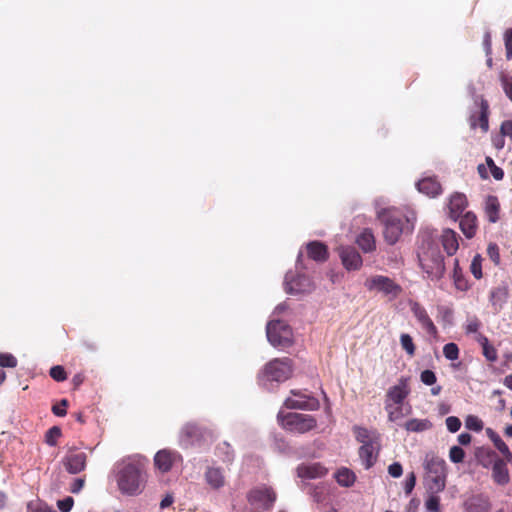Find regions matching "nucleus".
<instances>
[{
    "label": "nucleus",
    "mask_w": 512,
    "mask_h": 512,
    "mask_svg": "<svg viewBox=\"0 0 512 512\" xmlns=\"http://www.w3.org/2000/svg\"><path fill=\"white\" fill-rule=\"evenodd\" d=\"M115 481L121 494L138 496L146 487L147 473L139 463L124 460L115 466Z\"/></svg>",
    "instance_id": "1"
},
{
    "label": "nucleus",
    "mask_w": 512,
    "mask_h": 512,
    "mask_svg": "<svg viewBox=\"0 0 512 512\" xmlns=\"http://www.w3.org/2000/svg\"><path fill=\"white\" fill-rule=\"evenodd\" d=\"M418 262L427 278L432 281L440 280L445 273L444 257L438 244L429 236H423L417 252Z\"/></svg>",
    "instance_id": "2"
},
{
    "label": "nucleus",
    "mask_w": 512,
    "mask_h": 512,
    "mask_svg": "<svg viewBox=\"0 0 512 512\" xmlns=\"http://www.w3.org/2000/svg\"><path fill=\"white\" fill-rule=\"evenodd\" d=\"M424 486L426 491L442 492L446 487L447 465L443 458L433 452L426 453L423 460Z\"/></svg>",
    "instance_id": "3"
},
{
    "label": "nucleus",
    "mask_w": 512,
    "mask_h": 512,
    "mask_svg": "<svg viewBox=\"0 0 512 512\" xmlns=\"http://www.w3.org/2000/svg\"><path fill=\"white\" fill-rule=\"evenodd\" d=\"M292 362L289 358H276L269 361L258 373L259 385L270 389L273 383H281L292 375Z\"/></svg>",
    "instance_id": "4"
},
{
    "label": "nucleus",
    "mask_w": 512,
    "mask_h": 512,
    "mask_svg": "<svg viewBox=\"0 0 512 512\" xmlns=\"http://www.w3.org/2000/svg\"><path fill=\"white\" fill-rule=\"evenodd\" d=\"M213 439V432L197 423L188 422L179 432V445L182 448L201 447Z\"/></svg>",
    "instance_id": "5"
},
{
    "label": "nucleus",
    "mask_w": 512,
    "mask_h": 512,
    "mask_svg": "<svg viewBox=\"0 0 512 512\" xmlns=\"http://www.w3.org/2000/svg\"><path fill=\"white\" fill-rule=\"evenodd\" d=\"M279 423L288 431L295 433H306L312 429H314L317 425L316 419L307 414H300L295 412H289L287 414H283L280 411L277 415Z\"/></svg>",
    "instance_id": "6"
},
{
    "label": "nucleus",
    "mask_w": 512,
    "mask_h": 512,
    "mask_svg": "<svg viewBox=\"0 0 512 512\" xmlns=\"http://www.w3.org/2000/svg\"><path fill=\"white\" fill-rule=\"evenodd\" d=\"M266 335L269 343L279 350L291 346L293 342V333L290 326L280 320L268 322Z\"/></svg>",
    "instance_id": "7"
},
{
    "label": "nucleus",
    "mask_w": 512,
    "mask_h": 512,
    "mask_svg": "<svg viewBox=\"0 0 512 512\" xmlns=\"http://www.w3.org/2000/svg\"><path fill=\"white\" fill-rule=\"evenodd\" d=\"M247 498L250 507L246 512H269L276 501V494L271 487L261 485L252 489Z\"/></svg>",
    "instance_id": "8"
},
{
    "label": "nucleus",
    "mask_w": 512,
    "mask_h": 512,
    "mask_svg": "<svg viewBox=\"0 0 512 512\" xmlns=\"http://www.w3.org/2000/svg\"><path fill=\"white\" fill-rule=\"evenodd\" d=\"M467 198L463 193L452 194L448 202L449 218L459 224H475L477 217L471 211H466Z\"/></svg>",
    "instance_id": "9"
},
{
    "label": "nucleus",
    "mask_w": 512,
    "mask_h": 512,
    "mask_svg": "<svg viewBox=\"0 0 512 512\" xmlns=\"http://www.w3.org/2000/svg\"><path fill=\"white\" fill-rule=\"evenodd\" d=\"M376 214L381 224H413L417 218L414 211L402 210L396 207H380L376 202Z\"/></svg>",
    "instance_id": "10"
},
{
    "label": "nucleus",
    "mask_w": 512,
    "mask_h": 512,
    "mask_svg": "<svg viewBox=\"0 0 512 512\" xmlns=\"http://www.w3.org/2000/svg\"><path fill=\"white\" fill-rule=\"evenodd\" d=\"M365 288L370 292L382 293L389 298H396L401 292V287L391 278L384 275H373L364 282Z\"/></svg>",
    "instance_id": "11"
},
{
    "label": "nucleus",
    "mask_w": 512,
    "mask_h": 512,
    "mask_svg": "<svg viewBox=\"0 0 512 512\" xmlns=\"http://www.w3.org/2000/svg\"><path fill=\"white\" fill-rule=\"evenodd\" d=\"M287 409H300L307 411L317 410L320 406L318 399L301 390H291V395L285 400Z\"/></svg>",
    "instance_id": "12"
},
{
    "label": "nucleus",
    "mask_w": 512,
    "mask_h": 512,
    "mask_svg": "<svg viewBox=\"0 0 512 512\" xmlns=\"http://www.w3.org/2000/svg\"><path fill=\"white\" fill-rule=\"evenodd\" d=\"M336 252L346 271H359L362 268L363 258L355 247L350 245H339L336 248Z\"/></svg>",
    "instance_id": "13"
},
{
    "label": "nucleus",
    "mask_w": 512,
    "mask_h": 512,
    "mask_svg": "<svg viewBox=\"0 0 512 512\" xmlns=\"http://www.w3.org/2000/svg\"><path fill=\"white\" fill-rule=\"evenodd\" d=\"M284 284L286 291L291 294L308 293L313 290L310 278L300 272H288Z\"/></svg>",
    "instance_id": "14"
},
{
    "label": "nucleus",
    "mask_w": 512,
    "mask_h": 512,
    "mask_svg": "<svg viewBox=\"0 0 512 512\" xmlns=\"http://www.w3.org/2000/svg\"><path fill=\"white\" fill-rule=\"evenodd\" d=\"M179 461H182V456L179 452L174 450L162 449L154 456L156 468L163 473L168 472L172 466Z\"/></svg>",
    "instance_id": "15"
},
{
    "label": "nucleus",
    "mask_w": 512,
    "mask_h": 512,
    "mask_svg": "<svg viewBox=\"0 0 512 512\" xmlns=\"http://www.w3.org/2000/svg\"><path fill=\"white\" fill-rule=\"evenodd\" d=\"M226 472L220 466L209 465L204 471L205 483L213 490H220L226 485Z\"/></svg>",
    "instance_id": "16"
},
{
    "label": "nucleus",
    "mask_w": 512,
    "mask_h": 512,
    "mask_svg": "<svg viewBox=\"0 0 512 512\" xmlns=\"http://www.w3.org/2000/svg\"><path fill=\"white\" fill-rule=\"evenodd\" d=\"M63 466L70 474H78L86 468L87 455L84 452L70 451L63 458Z\"/></svg>",
    "instance_id": "17"
},
{
    "label": "nucleus",
    "mask_w": 512,
    "mask_h": 512,
    "mask_svg": "<svg viewBox=\"0 0 512 512\" xmlns=\"http://www.w3.org/2000/svg\"><path fill=\"white\" fill-rule=\"evenodd\" d=\"M410 393L407 380L401 378L399 382L390 387L387 391L385 405L386 404H404V400Z\"/></svg>",
    "instance_id": "18"
},
{
    "label": "nucleus",
    "mask_w": 512,
    "mask_h": 512,
    "mask_svg": "<svg viewBox=\"0 0 512 512\" xmlns=\"http://www.w3.org/2000/svg\"><path fill=\"white\" fill-rule=\"evenodd\" d=\"M411 311L422 328L430 335L437 334V328L429 317L426 309L417 302L411 304Z\"/></svg>",
    "instance_id": "19"
},
{
    "label": "nucleus",
    "mask_w": 512,
    "mask_h": 512,
    "mask_svg": "<svg viewBox=\"0 0 512 512\" xmlns=\"http://www.w3.org/2000/svg\"><path fill=\"white\" fill-rule=\"evenodd\" d=\"M327 474V469L320 463L301 464L297 467V476L302 480L322 478Z\"/></svg>",
    "instance_id": "20"
},
{
    "label": "nucleus",
    "mask_w": 512,
    "mask_h": 512,
    "mask_svg": "<svg viewBox=\"0 0 512 512\" xmlns=\"http://www.w3.org/2000/svg\"><path fill=\"white\" fill-rule=\"evenodd\" d=\"M379 451V442L361 445L359 458L365 469H370L376 462Z\"/></svg>",
    "instance_id": "21"
},
{
    "label": "nucleus",
    "mask_w": 512,
    "mask_h": 512,
    "mask_svg": "<svg viewBox=\"0 0 512 512\" xmlns=\"http://www.w3.org/2000/svg\"><path fill=\"white\" fill-rule=\"evenodd\" d=\"M441 242L445 252L449 256L454 255L459 248V236L454 230L450 228L443 230L441 235Z\"/></svg>",
    "instance_id": "22"
},
{
    "label": "nucleus",
    "mask_w": 512,
    "mask_h": 512,
    "mask_svg": "<svg viewBox=\"0 0 512 512\" xmlns=\"http://www.w3.org/2000/svg\"><path fill=\"white\" fill-rule=\"evenodd\" d=\"M385 410L390 422L399 425V421L411 413V406L408 404H386Z\"/></svg>",
    "instance_id": "23"
},
{
    "label": "nucleus",
    "mask_w": 512,
    "mask_h": 512,
    "mask_svg": "<svg viewBox=\"0 0 512 512\" xmlns=\"http://www.w3.org/2000/svg\"><path fill=\"white\" fill-rule=\"evenodd\" d=\"M417 189L429 197H436L441 193L440 183L433 177H426L417 182Z\"/></svg>",
    "instance_id": "24"
},
{
    "label": "nucleus",
    "mask_w": 512,
    "mask_h": 512,
    "mask_svg": "<svg viewBox=\"0 0 512 512\" xmlns=\"http://www.w3.org/2000/svg\"><path fill=\"white\" fill-rule=\"evenodd\" d=\"M492 478L498 485H506L510 481L509 470L502 459H497L492 466Z\"/></svg>",
    "instance_id": "25"
},
{
    "label": "nucleus",
    "mask_w": 512,
    "mask_h": 512,
    "mask_svg": "<svg viewBox=\"0 0 512 512\" xmlns=\"http://www.w3.org/2000/svg\"><path fill=\"white\" fill-rule=\"evenodd\" d=\"M486 435L492 441L497 450L505 457L509 462L512 461V453L508 445L502 440V438L492 428H486Z\"/></svg>",
    "instance_id": "26"
},
{
    "label": "nucleus",
    "mask_w": 512,
    "mask_h": 512,
    "mask_svg": "<svg viewBox=\"0 0 512 512\" xmlns=\"http://www.w3.org/2000/svg\"><path fill=\"white\" fill-rule=\"evenodd\" d=\"M308 256L318 262L326 261L328 258V251L325 244L319 241H312L307 244Z\"/></svg>",
    "instance_id": "27"
},
{
    "label": "nucleus",
    "mask_w": 512,
    "mask_h": 512,
    "mask_svg": "<svg viewBox=\"0 0 512 512\" xmlns=\"http://www.w3.org/2000/svg\"><path fill=\"white\" fill-rule=\"evenodd\" d=\"M468 512H488L491 508V503L486 496L477 495L471 497L466 502Z\"/></svg>",
    "instance_id": "28"
},
{
    "label": "nucleus",
    "mask_w": 512,
    "mask_h": 512,
    "mask_svg": "<svg viewBox=\"0 0 512 512\" xmlns=\"http://www.w3.org/2000/svg\"><path fill=\"white\" fill-rule=\"evenodd\" d=\"M353 431L357 441L362 443V445L379 442V435L374 430H368L363 427L355 426Z\"/></svg>",
    "instance_id": "29"
},
{
    "label": "nucleus",
    "mask_w": 512,
    "mask_h": 512,
    "mask_svg": "<svg viewBox=\"0 0 512 512\" xmlns=\"http://www.w3.org/2000/svg\"><path fill=\"white\" fill-rule=\"evenodd\" d=\"M356 243L364 253H370L376 248L374 235L368 229L356 238Z\"/></svg>",
    "instance_id": "30"
},
{
    "label": "nucleus",
    "mask_w": 512,
    "mask_h": 512,
    "mask_svg": "<svg viewBox=\"0 0 512 512\" xmlns=\"http://www.w3.org/2000/svg\"><path fill=\"white\" fill-rule=\"evenodd\" d=\"M334 477L337 483L342 487H351L356 481L355 473L349 468L342 467L336 471Z\"/></svg>",
    "instance_id": "31"
},
{
    "label": "nucleus",
    "mask_w": 512,
    "mask_h": 512,
    "mask_svg": "<svg viewBox=\"0 0 512 512\" xmlns=\"http://www.w3.org/2000/svg\"><path fill=\"white\" fill-rule=\"evenodd\" d=\"M485 213L487 215V219L491 223H495L498 221V213H499V202L497 197L488 196L485 203Z\"/></svg>",
    "instance_id": "32"
},
{
    "label": "nucleus",
    "mask_w": 512,
    "mask_h": 512,
    "mask_svg": "<svg viewBox=\"0 0 512 512\" xmlns=\"http://www.w3.org/2000/svg\"><path fill=\"white\" fill-rule=\"evenodd\" d=\"M432 427L428 419L413 418L405 422L404 428L407 432H423Z\"/></svg>",
    "instance_id": "33"
},
{
    "label": "nucleus",
    "mask_w": 512,
    "mask_h": 512,
    "mask_svg": "<svg viewBox=\"0 0 512 512\" xmlns=\"http://www.w3.org/2000/svg\"><path fill=\"white\" fill-rule=\"evenodd\" d=\"M216 454L224 463H231L234 459V451L226 441L217 445Z\"/></svg>",
    "instance_id": "34"
},
{
    "label": "nucleus",
    "mask_w": 512,
    "mask_h": 512,
    "mask_svg": "<svg viewBox=\"0 0 512 512\" xmlns=\"http://www.w3.org/2000/svg\"><path fill=\"white\" fill-rule=\"evenodd\" d=\"M383 234L387 243L394 244L402 234V226H384Z\"/></svg>",
    "instance_id": "35"
},
{
    "label": "nucleus",
    "mask_w": 512,
    "mask_h": 512,
    "mask_svg": "<svg viewBox=\"0 0 512 512\" xmlns=\"http://www.w3.org/2000/svg\"><path fill=\"white\" fill-rule=\"evenodd\" d=\"M428 496L425 500V507L428 511L431 512H439L440 511V497L438 494L440 492H431L427 491Z\"/></svg>",
    "instance_id": "36"
},
{
    "label": "nucleus",
    "mask_w": 512,
    "mask_h": 512,
    "mask_svg": "<svg viewBox=\"0 0 512 512\" xmlns=\"http://www.w3.org/2000/svg\"><path fill=\"white\" fill-rule=\"evenodd\" d=\"M480 116H479V125L481 129L486 132L489 129V123H488V103L485 100H481V106H480Z\"/></svg>",
    "instance_id": "37"
},
{
    "label": "nucleus",
    "mask_w": 512,
    "mask_h": 512,
    "mask_svg": "<svg viewBox=\"0 0 512 512\" xmlns=\"http://www.w3.org/2000/svg\"><path fill=\"white\" fill-rule=\"evenodd\" d=\"M482 261H483V259H482L481 255H479V254L475 255L471 261L470 270L476 279H481L483 276Z\"/></svg>",
    "instance_id": "38"
},
{
    "label": "nucleus",
    "mask_w": 512,
    "mask_h": 512,
    "mask_svg": "<svg viewBox=\"0 0 512 512\" xmlns=\"http://www.w3.org/2000/svg\"><path fill=\"white\" fill-rule=\"evenodd\" d=\"M465 426L467 429L480 432L483 429V421L474 415H469L465 419Z\"/></svg>",
    "instance_id": "39"
},
{
    "label": "nucleus",
    "mask_w": 512,
    "mask_h": 512,
    "mask_svg": "<svg viewBox=\"0 0 512 512\" xmlns=\"http://www.w3.org/2000/svg\"><path fill=\"white\" fill-rule=\"evenodd\" d=\"M400 343L402 348L409 356H413L415 354V345L413 343L412 337L409 334H401Z\"/></svg>",
    "instance_id": "40"
},
{
    "label": "nucleus",
    "mask_w": 512,
    "mask_h": 512,
    "mask_svg": "<svg viewBox=\"0 0 512 512\" xmlns=\"http://www.w3.org/2000/svg\"><path fill=\"white\" fill-rule=\"evenodd\" d=\"M443 354L448 360H457L459 358V348L455 343H447L443 347Z\"/></svg>",
    "instance_id": "41"
},
{
    "label": "nucleus",
    "mask_w": 512,
    "mask_h": 512,
    "mask_svg": "<svg viewBox=\"0 0 512 512\" xmlns=\"http://www.w3.org/2000/svg\"><path fill=\"white\" fill-rule=\"evenodd\" d=\"M61 436V429L57 426L51 427L45 435V441L49 446H55Z\"/></svg>",
    "instance_id": "42"
},
{
    "label": "nucleus",
    "mask_w": 512,
    "mask_h": 512,
    "mask_svg": "<svg viewBox=\"0 0 512 512\" xmlns=\"http://www.w3.org/2000/svg\"><path fill=\"white\" fill-rule=\"evenodd\" d=\"M465 457L464 450L459 446H452L449 451V458L453 463H461Z\"/></svg>",
    "instance_id": "43"
},
{
    "label": "nucleus",
    "mask_w": 512,
    "mask_h": 512,
    "mask_svg": "<svg viewBox=\"0 0 512 512\" xmlns=\"http://www.w3.org/2000/svg\"><path fill=\"white\" fill-rule=\"evenodd\" d=\"M0 366L14 368L17 366V359L10 353H0Z\"/></svg>",
    "instance_id": "44"
},
{
    "label": "nucleus",
    "mask_w": 512,
    "mask_h": 512,
    "mask_svg": "<svg viewBox=\"0 0 512 512\" xmlns=\"http://www.w3.org/2000/svg\"><path fill=\"white\" fill-rule=\"evenodd\" d=\"M50 376L55 381H58V382H62L64 380H66V378H67V374H66L64 368L60 365L53 366L50 369Z\"/></svg>",
    "instance_id": "45"
},
{
    "label": "nucleus",
    "mask_w": 512,
    "mask_h": 512,
    "mask_svg": "<svg viewBox=\"0 0 512 512\" xmlns=\"http://www.w3.org/2000/svg\"><path fill=\"white\" fill-rule=\"evenodd\" d=\"M487 254L495 265L500 263V253L497 244L489 243L487 247Z\"/></svg>",
    "instance_id": "46"
},
{
    "label": "nucleus",
    "mask_w": 512,
    "mask_h": 512,
    "mask_svg": "<svg viewBox=\"0 0 512 512\" xmlns=\"http://www.w3.org/2000/svg\"><path fill=\"white\" fill-rule=\"evenodd\" d=\"M504 44L506 49V58L512 59V28H509L504 33Z\"/></svg>",
    "instance_id": "47"
},
{
    "label": "nucleus",
    "mask_w": 512,
    "mask_h": 512,
    "mask_svg": "<svg viewBox=\"0 0 512 512\" xmlns=\"http://www.w3.org/2000/svg\"><path fill=\"white\" fill-rule=\"evenodd\" d=\"M482 353L484 357L490 362H495L498 359L497 350L490 343L482 348Z\"/></svg>",
    "instance_id": "48"
},
{
    "label": "nucleus",
    "mask_w": 512,
    "mask_h": 512,
    "mask_svg": "<svg viewBox=\"0 0 512 512\" xmlns=\"http://www.w3.org/2000/svg\"><path fill=\"white\" fill-rule=\"evenodd\" d=\"M446 426H447V429L451 432V433H455L457 432L460 427H461V421L458 417H455V416H449L448 418H446Z\"/></svg>",
    "instance_id": "49"
},
{
    "label": "nucleus",
    "mask_w": 512,
    "mask_h": 512,
    "mask_svg": "<svg viewBox=\"0 0 512 512\" xmlns=\"http://www.w3.org/2000/svg\"><path fill=\"white\" fill-rule=\"evenodd\" d=\"M480 327V321L476 317H470L466 321L465 330L467 334L477 333Z\"/></svg>",
    "instance_id": "50"
},
{
    "label": "nucleus",
    "mask_w": 512,
    "mask_h": 512,
    "mask_svg": "<svg viewBox=\"0 0 512 512\" xmlns=\"http://www.w3.org/2000/svg\"><path fill=\"white\" fill-rule=\"evenodd\" d=\"M73 504H74V500L70 496L65 497L64 499L57 501V507L62 512H69V511H71V509L73 507Z\"/></svg>",
    "instance_id": "51"
},
{
    "label": "nucleus",
    "mask_w": 512,
    "mask_h": 512,
    "mask_svg": "<svg viewBox=\"0 0 512 512\" xmlns=\"http://www.w3.org/2000/svg\"><path fill=\"white\" fill-rule=\"evenodd\" d=\"M420 379L425 385L430 386V385L435 384L437 378L433 371L424 370V371H422V373L420 375Z\"/></svg>",
    "instance_id": "52"
},
{
    "label": "nucleus",
    "mask_w": 512,
    "mask_h": 512,
    "mask_svg": "<svg viewBox=\"0 0 512 512\" xmlns=\"http://www.w3.org/2000/svg\"><path fill=\"white\" fill-rule=\"evenodd\" d=\"M68 405V401L66 399H62L60 403L54 405L52 407V411L56 416L63 417L66 415V407Z\"/></svg>",
    "instance_id": "53"
},
{
    "label": "nucleus",
    "mask_w": 512,
    "mask_h": 512,
    "mask_svg": "<svg viewBox=\"0 0 512 512\" xmlns=\"http://www.w3.org/2000/svg\"><path fill=\"white\" fill-rule=\"evenodd\" d=\"M388 473L393 478H399L403 473L402 465L399 462H394L389 465Z\"/></svg>",
    "instance_id": "54"
},
{
    "label": "nucleus",
    "mask_w": 512,
    "mask_h": 512,
    "mask_svg": "<svg viewBox=\"0 0 512 512\" xmlns=\"http://www.w3.org/2000/svg\"><path fill=\"white\" fill-rule=\"evenodd\" d=\"M483 47L486 56H490L492 54V40L490 31H486L483 36Z\"/></svg>",
    "instance_id": "55"
},
{
    "label": "nucleus",
    "mask_w": 512,
    "mask_h": 512,
    "mask_svg": "<svg viewBox=\"0 0 512 512\" xmlns=\"http://www.w3.org/2000/svg\"><path fill=\"white\" fill-rule=\"evenodd\" d=\"M327 278L333 283H340L344 277L342 272L336 271L335 269H330L327 271Z\"/></svg>",
    "instance_id": "56"
},
{
    "label": "nucleus",
    "mask_w": 512,
    "mask_h": 512,
    "mask_svg": "<svg viewBox=\"0 0 512 512\" xmlns=\"http://www.w3.org/2000/svg\"><path fill=\"white\" fill-rule=\"evenodd\" d=\"M500 130L503 136H507L512 140V119L504 121L501 124Z\"/></svg>",
    "instance_id": "57"
},
{
    "label": "nucleus",
    "mask_w": 512,
    "mask_h": 512,
    "mask_svg": "<svg viewBox=\"0 0 512 512\" xmlns=\"http://www.w3.org/2000/svg\"><path fill=\"white\" fill-rule=\"evenodd\" d=\"M85 480L84 478L74 479L70 486V491L74 494L79 493L84 487Z\"/></svg>",
    "instance_id": "58"
},
{
    "label": "nucleus",
    "mask_w": 512,
    "mask_h": 512,
    "mask_svg": "<svg viewBox=\"0 0 512 512\" xmlns=\"http://www.w3.org/2000/svg\"><path fill=\"white\" fill-rule=\"evenodd\" d=\"M415 484H416V477H415V474L414 473H410L408 476H407V479H406V482H405V492L407 494L411 493L412 490L414 489L415 487Z\"/></svg>",
    "instance_id": "59"
},
{
    "label": "nucleus",
    "mask_w": 512,
    "mask_h": 512,
    "mask_svg": "<svg viewBox=\"0 0 512 512\" xmlns=\"http://www.w3.org/2000/svg\"><path fill=\"white\" fill-rule=\"evenodd\" d=\"M505 296V291L503 289H496V290H493L491 292V301H492V304L495 306L498 301H500L502 299V297Z\"/></svg>",
    "instance_id": "60"
},
{
    "label": "nucleus",
    "mask_w": 512,
    "mask_h": 512,
    "mask_svg": "<svg viewBox=\"0 0 512 512\" xmlns=\"http://www.w3.org/2000/svg\"><path fill=\"white\" fill-rule=\"evenodd\" d=\"M490 170H491V174H492V176H493V178L495 180H502L503 179L504 172H503V170L500 167H498L496 165H493V167H491Z\"/></svg>",
    "instance_id": "61"
},
{
    "label": "nucleus",
    "mask_w": 512,
    "mask_h": 512,
    "mask_svg": "<svg viewBox=\"0 0 512 512\" xmlns=\"http://www.w3.org/2000/svg\"><path fill=\"white\" fill-rule=\"evenodd\" d=\"M462 232L467 238H472L476 234V226H460Z\"/></svg>",
    "instance_id": "62"
},
{
    "label": "nucleus",
    "mask_w": 512,
    "mask_h": 512,
    "mask_svg": "<svg viewBox=\"0 0 512 512\" xmlns=\"http://www.w3.org/2000/svg\"><path fill=\"white\" fill-rule=\"evenodd\" d=\"M174 499H173V496L168 494L166 495L160 502V508L161 509H165L167 507H169L170 505H172Z\"/></svg>",
    "instance_id": "63"
},
{
    "label": "nucleus",
    "mask_w": 512,
    "mask_h": 512,
    "mask_svg": "<svg viewBox=\"0 0 512 512\" xmlns=\"http://www.w3.org/2000/svg\"><path fill=\"white\" fill-rule=\"evenodd\" d=\"M29 512H56V511L47 506L39 505L38 507L33 508V509L29 507Z\"/></svg>",
    "instance_id": "64"
}]
</instances>
